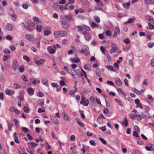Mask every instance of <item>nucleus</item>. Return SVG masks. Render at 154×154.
<instances>
[{"mask_svg": "<svg viewBox=\"0 0 154 154\" xmlns=\"http://www.w3.org/2000/svg\"><path fill=\"white\" fill-rule=\"evenodd\" d=\"M84 36L85 38L87 41H89L91 39V37L90 36L89 33L87 34H86Z\"/></svg>", "mask_w": 154, "mask_h": 154, "instance_id": "obj_24", "label": "nucleus"}, {"mask_svg": "<svg viewBox=\"0 0 154 154\" xmlns=\"http://www.w3.org/2000/svg\"><path fill=\"white\" fill-rule=\"evenodd\" d=\"M4 52L5 54H10L11 53L10 50L8 49L5 48L3 51Z\"/></svg>", "mask_w": 154, "mask_h": 154, "instance_id": "obj_52", "label": "nucleus"}, {"mask_svg": "<svg viewBox=\"0 0 154 154\" xmlns=\"http://www.w3.org/2000/svg\"><path fill=\"white\" fill-rule=\"evenodd\" d=\"M106 67L107 69L109 70L115 71V70H114V68L112 66L108 65L106 66Z\"/></svg>", "mask_w": 154, "mask_h": 154, "instance_id": "obj_29", "label": "nucleus"}, {"mask_svg": "<svg viewBox=\"0 0 154 154\" xmlns=\"http://www.w3.org/2000/svg\"><path fill=\"white\" fill-rule=\"evenodd\" d=\"M99 139L103 144L105 145L106 144V142L103 139L99 138Z\"/></svg>", "mask_w": 154, "mask_h": 154, "instance_id": "obj_63", "label": "nucleus"}, {"mask_svg": "<svg viewBox=\"0 0 154 154\" xmlns=\"http://www.w3.org/2000/svg\"><path fill=\"white\" fill-rule=\"evenodd\" d=\"M6 38L9 41H11L12 39V37L9 35H8L6 36Z\"/></svg>", "mask_w": 154, "mask_h": 154, "instance_id": "obj_62", "label": "nucleus"}, {"mask_svg": "<svg viewBox=\"0 0 154 154\" xmlns=\"http://www.w3.org/2000/svg\"><path fill=\"white\" fill-rule=\"evenodd\" d=\"M33 20L34 21L36 22L37 23H41L40 20L36 17H34L33 18Z\"/></svg>", "mask_w": 154, "mask_h": 154, "instance_id": "obj_34", "label": "nucleus"}, {"mask_svg": "<svg viewBox=\"0 0 154 154\" xmlns=\"http://www.w3.org/2000/svg\"><path fill=\"white\" fill-rule=\"evenodd\" d=\"M46 149L47 150H48L51 149V146L47 143H46Z\"/></svg>", "mask_w": 154, "mask_h": 154, "instance_id": "obj_45", "label": "nucleus"}, {"mask_svg": "<svg viewBox=\"0 0 154 154\" xmlns=\"http://www.w3.org/2000/svg\"><path fill=\"white\" fill-rule=\"evenodd\" d=\"M89 143L91 145L93 146H95L96 145V143L93 140H90L89 141Z\"/></svg>", "mask_w": 154, "mask_h": 154, "instance_id": "obj_59", "label": "nucleus"}, {"mask_svg": "<svg viewBox=\"0 0 154 154\" xmlns=\"http://www.w3.org/2000/svg\"><path fill=\"white\" fill-rule=\"evenodd\" d=\"M54 46L55 49H52L50 50L49 51V52L50 54H54L55 52V49H56L55 45H54Z\"/></svg>", "mask_w": 154, "mask_h": 154, "instance_id": "obj_31", "label": "nucleus"}, {"mask_svg": "<svg viewBox=\"0 0 154 154\" xmlns=\"http://www.w3.org/2000/svg\"><path fill=\"white\" fill-rule=\"evenodd\" d=\"M129 117L130 118L133 120H134L135 118L137 117V115L132 114H130L129 115Z\"/></svg>", "mask_w": 154, "mask_h": 154, "instance_id": "obj_28", "label": "nucleus"}, {"mask_svg": "<svg viewBox=\"0 0 154 154\" xmlns=\"http://www.w3.org/2000/svg\"><path fill=\"white\" fill-rule=\"evenodd\" d=\"M23 26L27 30L30 32L32 31V29L31 28L29 24L27 22H25L22 23Z\"/></svg>", "mask_w": 154, "mask_h": 154, "instance_id": "obj_3", "label": "nucleus"}, {"mask_svg": "<svg viewBox=\"0 0 154 154\" xmlns=\"http://www.w3.org/2000/svg\"><path fill=\"white\" fill-rule=\"evenodd\" d=\"M134 93L138 95H140L141 94L140 92L136 89H134Z\"/></svg>", "mask_w": 154, "mask_h": 154, "instance_id": "obj_60", "label": "nucleus"}, {"mask_svg": "<svg viewBox=\"0 0 154 154\" xmlns=\"http://www.w3.org/2000/svg\"><path fill=\"white\" fill-rule=\"evenodd\" d=\"M42 28V26L40 25H38L36 26V30L39 32H41Z\"/></svg>", "mask_w": 154, "mask_h": 154, "instance_id": "obj_23", "label": "nucleus"}, {"mask_svg": "<svg viewBox=\"0 0 154 154\" xmlns=\"http://www.w3.org/2000/svg\"><path fill=\"white\" fill-rule=\"evenodd\" d=\"M42 82L43 84L46 86H48V82L47 79H45L42 80Z\"/></svg>", "mask_w": 154, "mask_h": 154, "instance_id": "obj_32", "label": "nucleus"}, {"mask_svg": "<svg viewBox=\"0 0 154 154\" xmlns=\"http://www.w3.org/2000/svg\"><path fill=\"white\" fill-rule=\"evenodd\" d=\"M100 118L102 119L103 118L105 119V117L102 114H101L97 118V121H98L99 120V119Z\"/></svg>", "mask_w": 154, "mask_h": 154, "instance_id": "obj_53", "label": "nucleus"}, {"mask_svg": "<svg viewBox=\"0 0 154 154\" xmlns=\"http://www.w3.org/2000/svg\"><path fill=\"white\" fill-rule=\"evenodd\" d=\"M32 82L34 84H38L40 83V81L39 79H37L35 78L31 79H30Z\"/></svg>", "mask_w": 154, "mask_h": 154, "instance_id": "obj_12", "label": "nucleus"}, {"mask_svg": "<svg viewBox=\"0 0 154 154\" xmlns=\"http://www.w3.org/2000/svg\"><path fill=\"white\" fill-rule=\"evenodd\" d=\"M24 111L26 113H28L29 112V109L26 106H24L23 108Z\"/></svg>", "mask_w": 154, "mask_h": 154, "instance_id": "obj_58", "label": "nucleus"}, {"mask_svg": "<svg viewBox=\"0 0 154 154\" xmlns=\"http://www.w3.org/2000/svg\"><path fill=\"white\" fill-rule=\"evenodd\" d=\"M111 47L112 48H114L116 49H118V48L116 45L113 43H111Z\"/></svg>", "mask_w": 154, "mask_h": 154, "instance_id": "obj_40", "label": "nucleus"}, {"mask_svg": "<svg viewBox=\"0 0 154 154\" xmlns=\"http://www.w3.org/2000/svg\"><path fill=\"white\" fill-rule=\"evenodd\" d=\"M44 34L45 35H48L50 34V32L49 30H46L44 31Z\"/></svg>", "mask_w": 154, "mask_h": 154, "instance_id": "obj_42", "label": "nucleus"}, {"mask_svg": "<svg viewBox=\"0 0 154 154\" xmlns=\"http://www.w3.org/2000/svg\"><path fill=\"white\" fill-rule=\"evenodd\" d=\"M62 114L63 116V118L65 120H67L68 119V116L67 115L66 113L64 112H63L62 113Z\"/></svg>", "mask_w": 154, "mask_h": 154, "instance_id": "obj_22", "label": "nucleus"}, {"mask_svg": "<svg viewBox=\"0 0 154 154\" xmlns=\"http://www.w3.org/2000/svg\"><path fill=\"white\" fill-rule=\"evenodd\" d=\"M96 73V75L98 76H100L101 75V72L100 69H97L95 71Z\"/></svg>", "mask_w": 154, "mask_h": 154, "instance_id": "obj_36", "label": "nucleus"}, {"mask_svg": "<svg viewBox=\"0 0 154 154\" xmlns=\"http://www.w3.org/2000/svg\"><path fill=\"white\" fill-rule=\"evenodd\" d=\"M120 33V29L119 27L116 26L115 28L114 33L113 35V37L115 38L117 36V35Z\"/></svg>", "mask_w": 154, "mask_h": 154, "instance_id": "obj_5", "label": "nucleus"}, {"mask_svg": "<svg viewBox=\"0 0 154 154\" xmlns=\"http://www.w3.org/2000/svg\"><path fill=\"white\" fill-rule=\"evenodd\" d=\"M133 154H139L140 152L139 151L135 149L133 151Z\"/></svg>", "mask_w": 154, "mask_h": 154, "instance_id": "obj_64", "label": "nucleus"}, {"mask_svg": "<svg viewBox=\"0 0 154 154\" xmlns=\"http://www.w3.org/2000/svg\"><path fill=\"white\" fill-rule=\"evenodd\" d=\"M71 61L72 63H77L80 61V59L79 58H71Z\"/></svg>", "mask_w": 154, "mask_h": 154, "instance_id": "obj_19", "label": "nucleus"}, {"mask_svg": "<svg viewBox=\"0 0 154 154\" xmlns=\"http://www.w3.org/2000/svg\"><path fill=\"white\" fill-rule=\"evenodd\" d=\"M148 47L150 48H152L154 46V42L153 43L149 42L148 44Z\"/></svg>", "mask_w": 154, "mask_h": 154, "instance_id": "obj_54", "label": "nucleus"}, {"mask_svg": "<svg viewBox=\"0 0 154 154\" xmlns=\"http://www.w3.org/2000/svg\"><path fill=\"white\" fill-rule=\"evenodd\" d=\"M53 5L55 9L57 8L58 6V3L57 2H54Z\"/></svg>", "mask_w": 154, "mask_h": 154, "instance_id": "obj_46", "label": "nucleus"}, {"mask_svg": "<svg viewBox=\"0 0 154 154\" xmlns=\"http://www.w3.org/2000/svg\"><path fill=\"white\" fill-rule=\"evenodd\" d=\"M11 13H10V12H9V15H11L12 17V19L13 20H16V15H14V10H13L12 9H11Z\"/></svg>", "mask_w": 154, "mask_h": 154, "instance_id": "obj_9", "label": "nucleus"}, {"mask_svg": "<svg viewBox=\"0 0 154 154\" xmlns=\"http://www.w3.org/2000/svg\"><path fill=\"white\" fill-rule=\"evenodd\" d=\"M30 144L31 145L32 147H35L36 146H37L38 145V144L37 143H34L32 142H30V143H28V144Z\"/></svg>", "mask_w": 154, "mask_h": 154, "instance_id": "obj_55", "label": "nucleus"}, {"mask_svg": "<svg viewBox=\"0 0 154 154\" xmlns=\"http://www.w3.org/2000/svg\"><path fill=\"white\" fill-rule=\"evenodd\" d=\"M90 100L91 101L92 103L93 104L96 101V99H95L94 97L91 96L90 98Z\"/></svg>", "mask_w": 154, "mask_h": 154, "instance_id": "obj_37", "label": "nucleus"}, {"mask_svg": "<svg viewBox=\"0 0 154 154\" xmlns=\"http://www.w3.org/2000/svg\"><path fill=\"white\" fill-rule=\"evenodd\" d=\"M106 34L108 36H110L112 34L110 30H107L106 32Z\"/></svg>", "mask_w": 154, "mask_h": 154, "instance_id": "obj_50", "label": "nucleus"}, {"mask_svg": "<svg viewBox=\"0 0 154 154\" xmlns=\"http://www.w3.org/2000/svg\"><path fill=\"white\" fill-rule=\"evenodd\" d=\"M145 18L146 20L149 21V23L152 24L154 23V19L151 16L149 15H146L145 16Z\"/></svg>", "mask_w": 154, "mask_h": 154, "instance_id": "obj_6", "label": "nucleus"}, {"mask_svg": "<svg viewBox=\"0 0 154 154\" xmlns=\"http://www.w3.org/2000/svg\"><path fill=\"white\" fill-rule=\"evenodd\" d=\"M94 19L95 21L98 23H99L100 22V18L97 17V16H94Z\"/></svg>", "mask_w": 154, "mask_h": 154, "instance_id": "obj_48", "label": "nucleus"}, {"mask_svg": "<svg viewBox=\"0 0 154 154\" xmlns=\"http://www.w3.org/2000/svg\"><path fill=\"white\" fill-rule=\"evenodd\" d=\"M28 92L30 95H32L34 94V90L32 88L30 87L28 89Z\"/></svg>", "mask_w": 154, "mask_h": 154, "instance_id": "obj_16", "label": "nucleus"}, {"mask_svg": "<svg viewBox=\"0 0 154 154\" xmlns=\"http://www.w3.org/2000/svg\"><path fill=\"white\" fill-rule=\"evenodd\" d=\"M122 5L125 8L128 9L129 8L130 3V2H128L126 3H124L122 4Z\"/></svg>", "mask_w": 154, "mask_h": 154, "instance_id": "obj_21", "label": "nucleus"}, {"mask_svg": "<svg viewBox=\"0 0 154 154\" xmlns=\"http://www.w3.org/2000/svg\"><path fill=\"white\" fill-rule=\"evenodd\" d=\"M77 123L79 125L82 127H83L84 126V123L80 121H78Z\"/></svg>", "mask_w": 154, "mask_h": 154, "instance_id": "obj_49", "label": "nucleus"}, {"mask_svg": "<svg viewBox=\"0 0 154 154\" xmlns=\"http://www.w3.org/2000/svg\"><path fill=\"white\" fill-rule=\"evenodd\" d=\"M51 119L52 121L55 124H58V120L56 118L54 117V118H52Z\"/></svg>", "mask_w": 154, "mask_h": 154, "instance_id": "obj_35", "label": "nucleus"}, {"mask_svg": "<svg viewBox=\"0 0 154 154\" xmlns=\"http://www.w3.org/2000/svg\"><path fill=\"white\" fill-rule=\"evenodd\" d=\"M8 130L9 131L11 130V128L13 126V125L11 124L9 122H8Z\"/></svg>", "mask_w": 154, "mask_h": 154, "instance_id": "obj_39", "label": "nucleus"}, {"mask_svg": "<svg viewBox=\"0 0 154 154\" xmlns=\"http://www.w3.org/2000/svg\"><path fill=\"white\" fill-rule=\"evenodd\" d=\"M115 83L119 86H120L122 85V82L119 78H117L116 79Z\"/></svg>", "mask_w": 154, "mask_h": 154, "instance_id": "obj_15", "label": "nucleus"}, {"mask_svg": "<svg viewBox=\"0 0 154 154\" xmlns=\"http://www.w3.org/2000/svg\"><path fill=\"white\" fill-rule=\"evenodd\" d=\"M115 101L117 103L118 105L122 107L123 106V104L121 103V102L120 100L117 98H115L114 99Z\"/></svg>", "mask_w": 154, "mask_h": 154, "instance_id": "obj_25", "label": "nucleus"}, {"mask_svg": "<svg viewBox=\"0 0 154 154\" xmlns=\"http://www.w3.org/2000/svg\"><path fill=\"white\" fill-rule=\"evenodd\" d=\"M89 53L88 48L85 49V54L86 55H88L89 54Z\"/></svg>", "mask_w": 154, "mask_h": 154, "instance_id": "obj_47", "label": "nucleus"}, {"mask_svg": "<svg viewBox=\"0 0 154 154\" xmlns=\"http://www.w3.org/2000/svg\"><path fill=\"white\" fill-rule=\"evenodd\" d=\"M100 49L102 53L104 54V52L106 51V50L104 47L103 46H101L100 47Z\"/></svg>", "mask_w": 154, "mask_h": 154, "instance_id": "obj_56", "label": "nucleus"}, {"mask_svg": "<svg viewBox=\"0 0 154 154\" xmlns=\"http://www.w3.org/2000/svg\"><path fill=\"white\" fill-rule=\"evenodd\" d=\"M89 101L88 100H85V101H81L80 102V104L83 105L84 106H87L88 105Z\"/></svg>", "mask_w": 154, "mask_h": 154, "instance_id": "obj_13", "label": "nucleus"}, {"mask_svg": "<svg viewBox=\"0 0 154 154\" xmlns=\"http://www.w3.org/2000/svg\"><path fill=\"white\" fill-rule=\"evenodd\" d=\"M75 14H77L79 12H84V11L82 10V9L80 8L78 10H75Z\"/></svg>", "mask_w": 154, "mask_h": 154, "instance_id": "obj_38", "label": "nucleus"}, {"mask_svg": "<svg viewBox=\"0 0 154 154\" xmlns=\"http://www.w3.org/2000/svg\"><path fill=\"white\" fill-rule=\"evenodd\" d=\"M141 115L142 116V118L145 119H148L150 118V115L149 114L146 112H143L141 113Z\"/></svg>", "mask_w": 154, "mask_h": 154, "instance_id": "obj_7", "label": "nucleus"}, {"mask_svg": "<svg viewBox=\"0 0 154 154\" xmlns=\"http://www.w3.org/2000/svg\"><path fill=\"white\" fill-rule=\"evenodd\" d=\"M6 29L9 31H11L12 30V26L11 24L8 23L7 25Z\"/></svg>", "mask_w": 154, "mask_h": 154, "instance_id": "obj_17", "label": "nucleus"}, {"mask_svg": "<svg viewBox=\"0 0 154 154\" xmlns=\"http://www.w3.org/2000/svg\"><path fill=\"white\" fill-rule=\"evenodd\" d=\"M68 20L71 21L72 20L73 17L70 14H69L63 16Z\"/></svg>", "mask_w": 154, "mask_h": 154, "instance_id": "obj_10", "label": "nucleus"}, {"mask_svg": "<svg viewBox=\"0 0 154 154\" xmlns=\"http://www.w3.org/2000/svg\"><path fill=\"white\" fill-rule=\"evenodd\" d=\"M45 110L44 109H42L41 108H39L38 110V112L39 113H41L42 112H45Z\"/></svg>", "mask_w": 154, "mask_h": 154, "instance_id": "obj_61", "label": "nucleus"}, {"mask_svg": "<svg viewBox=\"0 0 154 154\" xmlns=\"http://www.w3.org/2000/svg\"><path fill=\"white\" fill-rule=\"evenodd\" d=\"M23 59L26 60L27 62H29V58L26 55H24L23 57Z\"/></svg>", "mask_w": 154, "mask_h": 154, "instance_id": "obj_43", "label": "nucleus"}, {"mask_svg": "<svg viewBox=\"0 0 154 154\" xmlns=\"http://www.w3.org/2000/svg\"><path fill=\"white\" fill-rule=\"evenodd\" d=\"M147 145L149 146H145V148L147 150L149 151H154V149L152 148L153 145L152 144L149 143Z\"/></svg>", "mask_w": 154, "mask_h": 154, "instance_id": "obj_8", "label": "nucleus"}, {"mask_svg": "<svg viewBox=\"0 0 154 154\" xmlns=\"http://www.w3.org/2000/svg\"><path fill=\"white\" fill-rule=\"evenodd\" d=\"M22 130L26 133H27L29 131V129L28 128L25 127H22Z\"/></svg>", "mask_w": 154, "mask_h": 154, "instance_id": "obj_41", "label": "nucleus"}, {"mask_svg": "<svg viewBox=\"0 0 154 154\" xmlns=\"http://www.w3.org/2000/svg\"><path fill=\"white\" fill-rule=\"evenodd\" d=\"M84 68L86 70L90 71L91 70V66L90 64H87L84 66Z\"/></svg>", "mask_w": 154, "mask_h": 154, "instance_id": "obj_14", "label": "nucleus"}, {"mask_svg": "<svg viewBox=\"0 0 154 154\" xmlns=\"http://www.w3.org/2000/svg\"><path fill=\"white\" fill-rule=\"evenodd\" d=\"M45 60L44 59H40L39 60L35 62V63L38 65H41L43 64L45 62Z\"/></svg>", "mask_w": 154, "mask_h": 154, "instance_id": "obj_11", "label": "nucleus"}, {"mask_svg": "<svg viewBox=\"0 0 154 154\" xmlns=\"http://www.w3.org/2000/svg\"><path fill=\"white\" fill-rule=\"evenodd\" d=\"M148 26H149V29H154V25L152 23L149 22L148 23Z\"/></svg>", "mask_w": 154, "mask_h": 154, "instance_id": "obj_33", "label": "nucleus"}, {"mask_svg": "<svg viewBox=\"0 0 154 154\" xmlns=\"http://www.w3.org/2000/svg\"><path fill=\"white\" fill-rule=\"evenodd\" d=\"M9 57V55H5L3 58V60L4 61H6L7 60H8V59Z\"/></svg>", "mask_w": 154, "mask_h": 154, "instance_id": "obj_57", "label": "nucleus"}, {"mask_svg": "<svg viewBox=\"0 0 154 154\" xmlns=\"http://www.w3.org/2000/svg\"><path fill=\"white\" fill-rule=\"evenodd\" d=\"M32 36V35L28 34H27L25 35V37L29 41H31Z\"/></svg>", "mask_w": 154, "mask_h": 154, "instance_id": "obj_26", "label": "nucleus"}, {"mask_svg": "<svg viewBox=\"0 0 154 154\" xmlns=\"http://www.w3.org/2000/svg\"><path fill=\"white\" fill-rule=\"evenodd\" d=\"M134 20H135L134 18H132V19L129 18L128 21L126 22H125L124 23V24H126L127 23H132L133 21H134Z\"/></svg>", "mask_w": 154, "mask_h": 154, "instance_id": "obj_27", "label": "nucleus"}, {"mask_svg": "<svg viewBox=\"0 0 154 154\" xmlns=\"http://www.w3.org/2000/svg\"><path fill=\"white\" fill-rule=\"evenodd\" d=\"M124 121L122 125H124L125 127L128 126V121L126 117L124 118Z\"/></svg>", "mask_w": 154, "mask_h": 154, "instance_id": "obj_20", "label": "nucleus"}, {"mask_svg": "<svg viewBox=\"0 0 154 154\" xmlns=\"http://www.w3.org/2000/svg\"><path fill=\"white\" fill-rule=\"evenodd\" d=\"M60 22L62 24L63 27L65 29H67L68 28L69 26V22L63 16L61 17Z\"/></svg>", "mask_w": 154, "mask_h": 154, "instance_id": "obj_1", "label": "nucleus"}, {"mask_svg": "<svg viewBox=\"0 0 154 154\" xmlns=\"http://www.w3.org/2000/svg\"><path fill=\"white\" fill-rule=\"evenodd\" d=\"M12 66L14 71H15L19 67L18 63L17 60H15L13 61L12 64Z\"/></svg>", "mask_w": 154, "mask_h": 154, "instance_id": "obj_4", "label": "nucleus"}, {"mask_svg": "<svg viewBox=\"0 0 154 154\" xmlns=\"http://www.w3.org/2000/svg\"><path fill=\"white\" fill-rule=\"evenodd\" d=\"M54 35L56 38L59 36H66L67 35V33L64 31L60 30L56 31L54 32Z\"/></svg>", "mask_w": 154, "mask_h": 154, "instance_id": "obj_2", "label": "nucleus"}, {"mask_svg": "<svg viewBox=\"0 0 154 154\" xmlns=\"http://www.w3.org/2000/svg\"><path fill=\"white\" fill-rule=\"evenodd\" d=\"M19 69L20 72H24L25 68L23 65H21L20 66H19Z\"/></svg>", "mask_w": 154, "mask_h": 154, "instance_id": "obj_30", "label": "nucleus"}, {"mask_svg": "<svg viewBox=\"0 0 154 154\" xmlns=\"http://www.w3.org/2000/svg\"><path fill=\"white\" fill-rule=\"evenodd\" d=\"M95 8L97 10H101L102 11H103V10L102 9V8L99 5H97L96 6Z\"/></svg>", "mask_w": 154, "mask_h": 154, "instance_id": "obj_51", "label": "nucleus"}, {"mask_svg": "<svg viewBox=\"0 0 154 154\" xmlns=\"http://www.w3.org/2000/svg\"><path fill=\"white\" fill-rule=\"evenodd\" d=\"M124 42L127 44H128L130 43V41L128 38H126L124 39Z\"/></svg>", "mask_w": 154, "mask_h": 154, "instance_id": "obj_44", "label": "nucleus"}, {"mask_svg": "<svg viewBox=\"0 0 154 154\" xmlns=\"http://www.w3.org/2000/svg\"><path fill=\"white\" fill-rule=\"evenodd\" d=\"M91 26L93 28L99 27V25L96 24L95 22H92L91 24Z\"/></svg>", "mask_w": 154, "mask_h": 154, "instance_id": "obj_18", "label": "nucleus"}]
</instances>
